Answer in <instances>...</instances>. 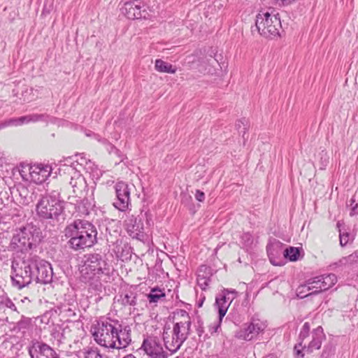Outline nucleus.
I'll return each instance as SVG.
<instances>
[{"instance_id":"1","label":"nucleus","mask_w":358,"mask_h":358,"mask_svg":"<svg viewBox=\"0 0 358 358\" xmlns=\"http://www.w3.org/2000/svg\"><path fill=\"white\" fill-rule=\"evenodd\" d=\"M85 261L80 269V280L88 285V292L92 295L99 296L103 292L101 278L108 275V264L100 254L92 253L85 256Z\"/></svg>"},{"instance_id":"2","label":"nucleus","mask_w":358,"mask_h":358,"mask_svg":"<svg viewBox=\"0 0 358 358\" xmlns=\"http://www.w3.org/2000/svg\"><path fill=\"white\" fill-rule=\"evenodd\" d=\"M66 236L70 237L69 244L75 250L92 247L96 241L97 231L90 222L77 220L66 228Z\"/></svg>"},{"instance_id":"3","label":"nucleus","mask_w":358,"mask_h":358,"mask_svg":"<svg viewBox=\"0 0 358 358\" xmlns=\"http://www.w3.org/2000/svg\"><path fill=\"white\" fill-rule=\"evenodd\" d=\"M36 266L35 257L31 255L13 261L12 285L18 289L28 287L34 280Z\"/></svg>"},{"instance_id":"4","label":"nucleus","mask_w":358,"mask_h":358,"mask_svg":"<svg viewBox=\"0 0 358 358\" xmlns=\"http://www.w3.org/2000/svg\"><path fill=\"white\" fill-rule=\"evenodd\" d=\"M42 239L41 229L31 224L16 229L10 243V248L17 252H24L35 248Z\"/></svg>"},{"instance_id":"5","label":"nucleus","mask_w":358,"mask_h":358,"mask_svg":"<svg viewBox=\"0 0 358 358\" xmlns=\"http://www.w3.org/2000/svg\"><path fill=\"white\" fill-rule=\"evenodd\" d=\"M191 327L188 315L187 320L174 324L172 329L166 325L164 328L162 336L166 348L171 353L176 352L187 340Z\"/></svg>"},{"instance_id":"6","label":"nucleus","mask_w":358,"mask_h":358,"mask_svg":"<svg viewBox=\"0 0 358 358\" xmlns=\"http://www.w3.org/2000/svg\"><path fill=\"white\" fill-rule=\"evenodd\" d=\"M59 195L57 190H52L38 201L36 205V212L40 217L55 219L62 213L63 206Z\"/></svg>"},{"instance_id":"7","label":"nucleus","mask_w":358,"mask_h":358,"mask_svg":"<svg viewBox=\"0 0 358 358\" xmlns=\"http://www.w3.org/2000/svg\"><path fill=\"white\" fill-rule=\"evenodd\" d=\"M255 25L260 35L270 38L279 35L281 22L278 15L261 11L256 16Z\"/></svg>"},{"instance_id":"8","label":"nucleus","mask_w":358,"mask_h":358,"mask_svg":"<svg viewBox=\"0 0 358 358\" xmlns=\"http://www.w3.org/2000/svg\"><path fill=\"white\" fill-rule=\"evenodd\" d=\"M51 171L52 168L50 165L39 164L22 166L20 173L26 181L41 184L50 176Z\"/></svg>"},{"instance_id":"9","label":"nucleus","mask_w":358,"mask_h":358,"mask_svg":"<svg viewBox=\"0 0 358 358\" xmlns=\"http://www.w3.org/2000/svg\"><path fill=\"white\" fill-rule=\"evenodd\" d=\"M115 324L103 321L98 323V327L93 333V336L99 345L105 348H114L115 347Z\"/></svg>"},{"instance_id":"10","label":"nucleus","mask_w":358,"mask_h":358,"mask_svg":"<svg viewBox=\"0 0 358 358\" xmlns=\"http://www.w3.org/2000/svg\"><path fill=\"white\" fill-rule=\"evenodd\" d=\"M67 171L71 174L69 184L73 189L75 196L85 197L88 191L85 178L80 174V171H76L75 168L71 166L67 168Z\"/></svg>"},{"instance_id":"11","label":"nucleus","mask_w":358,"mask_h":358,"mask_svg":"<svg viewBox=\"0 0 358 358\" xmlns=\"http://www.w3.org/2000/svg\"><path fill=\"white\" fill-rule=\"evenodd\" d=\"M36 259V268H34V280L36 282L48 284L52 282L53 272L51 264L38 257L34 255Z\"/></svg>"},{"instance_id":"12","label":"nucleus","mask_w":358,"mask_h":358,"mask_svg":"<svg viewBox=\"0 0 358 358\" xmlns=\"http://www.w3.org/2000/svg\"><path fill=\"white\" fill-rule=\"evenodd\" d=\"M266 327V324L259 319L252 318L247 327L236 332L235 336L238 339L250 341L262 332Z\"/></svg>"},{"instance_id":"13","label":"nucleus","mask_w":358,"mask_h":358,"mask_svg":"<svg viewBox=\"0 0 358 358\" xmlns=\"http://www.w3.org/2000/svg\"><path fill=\"white\" fill-rule=\"evenodd\" d=\"M117 200L113 206L120 211H126L130 203V188L124 182L120 181L115 186Z\"/></svg>"},{"instance_id":"14","label":"nucleus","mask_w":358,"mask_h":358,"mask_svg":"<svg viewBox=\"0 0 358 358\" xmlns=\"http://www.w3.org/2000/svg\"><path fill=\"white\" fill-rule=\"evenodd\" d=\"M125 226L127 231L131 237L140 241L144 239L145 234L141 219H138L134 215H130L129 212L125 220Z\"/></svg>"},{"instance_id":"15","label":"nucleus","mask_w":358,"mask_h":358,"mask_svg":"<svg viewBox=\"0 0 358 358\" xmlns=\"http://www.w3.org/2000/svg\"><path fill=\"white\" fill-rule=\"evenodd\" d=\"M115 347L114 348H127L131 342V328L129 326L115 324Z\"/></svg>"},{"instance_id":"16","label":"nucleus","mask_w":358,"mask_h":358,"mask_svg":"<svg viewBox=\"0 0 358 358\" xmlns=\"http://www.w3.org/2000/svg\"><path fill=\"white\" fill-rule=\"evenodd\" d=\"M31 358H59L55 351L48 345L36 342L29 350Z\"/></svg>"},{"instance_id":"17","label":"nucleus","mask_w":358,"mask_h":358,"mask_svg":"<svg viewBox=\"0 0 358 358\" xmlns=\"http://www.w3.org/2000/svg\"><path fill=\"white\" fill-rule=\"evenodd\" d=\"M121 13L129 20L146 18L145 10L141 11V6L137 0L127 1L120 8Z\"/></svg>"},{"instance_id":"18","label":"nucleus","mask_w":358,"mask_h":358,"mask_svg":"<svg viewBox=\"0 0 358 358\" xmlns=\"http://www.w3.org/2000/svg\"><path fill=\"white\" fill-rule=\"evenodd\" d=\"M324 338L325 335L323 332V329L322 327H317L313 331L311 334V341L308 343V345L304 343L302 348V352L305 351L307 353H311L315 350H319Z\"/></svg>"},{"instance_id":"19","label":"nucleus","mask_w":358,"mask_h":358,"mask_svg":"<svg viewBox=\"0 0 358 358\" xmlns=\"http://www.w3.org/2000/svg\"><path fill=\"white\" fill-rule=\"evenodd\" d=\"M141 348L148 356L164 351L161 343L156 337H148L144 339Z\"/></svg>"},{"instance_id":"20","label":"nucleus","mask_w":358,"mask_h":358,"mask_svg":"<svg viewBox=\"0 0 358 358\" xmlns=\"http://www.w3.org/2000/svg\"><path fill=\"white\" fill-rule=\"evenodd\" d=\"M0 310L5 313L13 314L15 319L20 316V313L17 310V307L13 301L7 296L0 297Z\"/></svg>"},{"instance_id":"21","label":"nucleus","mask_w":358,"mask_h":358,"mask_svg":"<svg viewBox=\"0 0 358 358\" xmlns=\"http://www.w3.org/2000/svg\"><path fill=\"white\" fill-rule=\"evenodd\" d=\"M310 326L308 322H305L300 331L299 336V343L294 346V351L297 356L303 357L304 354L302 353V348L303 347L304 340L308 337L310 333Z\"/></svg>"},{"instance_id":"22","label":"nucleus","mask_w":358,"mask_h":358,"mask_svg":"<svg viewBox=\"0 0 358 358\" xmlns=\"http://www.w3.org/2000/svg\"><path fill=\"white\" fill-rule=\"evenodd\" d=\"M320 275L313 278L307 281L305 285H303L302 289H306L311 292V294H315L324 292L323 289H320V287L322 286V282L320 279Z\"/></svg>"},{"instance_id":"23","label":"nucleus","mask_w":358,"mask_h":358,"mask_svg":"<svg viewBox=\"0 0 358 358\" xmlns=\"http://www.w3.org/2000/svg\"><path fill=\"white\" fill-rule=\"evenodd\" d=\"M215 304L218 308V313L220 321H222V319L226 315L230 303L229 301H226L225 296H217L215 299Z\"/></svg>"},{"instance_id":"24","label":"nucleus","mask_w":358,"mask_h":358,"mask_svg":"<svg viewBox=\"0 0 358 358\" xmlns=\"http://www.w3.org/2000/svg\"><path fill=\"white\" fill-rule=\"evenodd\" d=\"M155 68L156 71L162 73H175L176 68L171 64L167 63L160 59H156L155 62Z\"/></svg>"},{"instance_id":"25","label":"nucleus","mask_w":358,"mask_h":358,"mask_svg":"<svg viewBox=\"0 0 358 358\" xmlns=\"http://www.w3.org/2000/svg\"><path fill=\"white\" fill-rule=\"evenodd\" d=\"M206 269L207 267L206 266H201L197 275V285L202 290H206L208 288L210 280L209 276L204 275Z\"/></svg>"},{"instance_id":"26","label":"nucleus","mask_w":358,"mask_h":358,"mask_svg":"<svg viewBox=\"0 0 358 358\" xmlns=\"http://www.w3.org/2000/svg\"><path fill=\"white\" fill-rule=\"evenodd\" d=\"M320 278L322 282V286L320 289H323L324 292L331 288L337 282V277L333 273L320 275Z\"/></svg>"},{"instance_id":"27","label":"nucleus","mask_w":358,"mask_h":358,"mask_svg":"<svg viewBox=\"0 0 358 358\" xmlns=\"http://www.w3.org/2000/svg\"><path fill=\"white\" fill-rule=\"evenodd\" d=\"M136 293L131 291L127 292L121 295V303L126 306H136Z\"/></svg>"},{"instance_id":"28","label":"nucleus","mask_w":358,"mask_h":358,"mask_svg":"<svg viewBox=\"0 0 358 358\" xmlns=\"http://www.w3.org/2000/svg\"><path fill=\"white\" fill-rule=\"evenodd\" d=\"M165 293L159 288H152L150 292L147 294L150 303H157L161 299L165 297Z\"/></svg>"},{"instance_id":"29","label":"nucleus","mask_w":358,"mask_h":358,"mask_svg":"<svg viewBox=\"0 0 358 358\" xmlns=\"http://www.w3.org/2000/svg\"><path fill=\"white\" fill-rule=\"evenodd\" d=\"M299 249L294 247L287 248L283 251L285 257L292 262L296 261L299 259Z\"/></svg>"},{"instance_id":"30","label":"nucleus","mask_w":358,"mask_h":358,"mask_svg":"<svg viewBox=\"0 0 358 358\" xmlns=\"http://www.w3.org/2000/svg\"><path fill=\"white\" fill-rule=\"evenodd\" d=\"M28 121L30 122H48L49 116L46 114H30L28 115Z\"/></svg>"},{"instance_id":"31","label":"nucleus","mask_w":358,"mask_h":358,"mask_svg":"<svg viewBox=\"0 0 358 358\" xmlns=\"http://www.w3.org/2000/svg\"><path fill=\"white\" fill-rule=\"evenodd\" d=\"M358 261V251H355L348 257L340 260L341 264H352Z\"/></svg>"},{"instance_id":"32","label":"nucleus","mask_w":358,"mask_h":358,"mask_svg":"<svg viewBox=\"0 0 358 358\" xmlns=\"http://www.w3.org/2000/svg\"><path fill=\"white\" fill-rule=\"evenodd\" d=\"M85 358H102L97 348H89L85 352Z\"/></svg>"},{"instance_id":"33","label":"nucleus","mask_w":358,"mask_h":358,"mask_svg":"<svg viewBox=\"0 0 358 358\" xmlns=\"http://www.w3.org/2000/svg\"><path fill=\"white\" fill-rule=\"evenodd\" d=\"M236 127L239 131V133H243V137L244 138V136L248 130V122L245 119H243L241 120H238L236 123Z\"/></svg>"},{"instance_id":"34","label":"nucleus","mask_w":358,"mask_h":358,"mask_svg":"<svg viewBox=\"0 0 358 358\" xmlns=\"http://www.w3.org/2000/svg\"><path fill=\"white\" fill-rule=\"evenodd\" d=\"M34 91L33 88L27 89L22 94L24 101L29 102L38 98V95L34 94Z\"/></svg>"},{"instance_id":"35","label":"nucleus","mask_w":358,"mask_h":358,"mask_svg":"<svg viewBox=\"0 0 358 358\" xmlns=\"http://www.w3.org/2000/svg\"><path fill=\"white\" fill-rule=\"evenodd\" d=\"M349 206L350 207V216L353 217L355 215H358V203L356 202V200L355 197L353 196L350 200V204Z\"/></svg>"},{"instance_id":"36","label":"nucleus","mask_w":358,"mask_h":358,"mask_svg":"<svg viewBox=\"0 0 358 358\" xmlns=\"http://www.w3.org/2000/svg\"><path fill=\"white\" fill-rule=\"evenodd\" d=\"M236 294V292L235 290L229 291L228 289H224L223 293L220 294L219 296H225L226 301H229L231 304L232 301L235 299Z\"/></svg>"},{"instance_id":"37","label":"nucleus","mask_w":358,"mask_h":358,"mask_svg":"<svg viewBox=\"0 0 358 358\" xmlns=\"http://www.w3.org/2000/svg\"><path fill=\"white\" fill-rule=\"evenodd\" d=\"M243 244L246 246H250L253 243V236L250 233H244L241 236Z\"/></svg>"},{"instance_id":"38","label":"nucleus","mask_w":358,"mask_h":358,"mask_svg":"<svg viewBox=\"0 0 358 358\" xmlns=\"http://www.w3.org/2000/svg\"><path fill=\"white\" fill-rule=\"evenodd\" d=\"M11 119H12V122H13V126H20V125H22L24 124H28L29 123L28 115H25V116H22V117H17V118H11Z\"/></svg>"},{"instance_id":"39","label":"nucleus","mask_w":358,"mask_h":358,"mask_svg":"<svg viewBox=\"0 0 358 358\" xmlns=\"http://www.w3.org/2000/svg\"><path fill=\"white\" fill-rule=\"evenodd\" d=\"M302 286H300L299 288H298V296L303 299V298H305L309 295H311V292L307 290L306 289H302Z\"/></svg>"},{"instance_id":"40","label":"nucleus","mask_w":358,"mask_h":358,"mask_svg":"<svg viewBox=\"0 0 358 358\" xmlns=\"http://www.w3.org/2000/svg\"><path fill=\"white\" fill-rule=\"evenodd\" d=\"M222 321H220V318L219 317L218 322L215 324H213L209 327V331L211 334L216 333L218 331L220 328Z\"/></svg>"},{"instance_id":"41","label":"nucleus","mask_w":358,"mask_h":358,"mask_svg":"<svg viewBox=\"0 0 358 358\" xmlns=\"http://www.w3.org/2000/svg\"><path fill=\"white\" fill-rule=\"evenodd\" d=\"M85 134L87 136H93L96 140H97L99 142H102L103 143H107L108 141L105 138H101V136L98 134H96L91 131H88L85 132Z\"/></svg>"},{"instance_id":"42","label":"nucleus","mask_w":358,"mask_h":358,"mask_svg":"<svg viewBox=\"0 0 358 358\" xmlns=\"http://www.w3.org/2000/svg\"><path fill=\"white\" fill-rule=\"evenodd\" d=\"M194 196H195V199L198 201H200V202H202L204 201L205 199V194L199 190V189H196V192H195V194H194Z\"/></svg>"},{"instance_id":"43","label":"nucleus","mask_w":358,"mask_h":358,"mask_svg":"<svg viewBox=\"0 0 358 358\" xmlns=\"http://www.w3.org/2000/svg\"><path fill=\"white\" fill-rule=\"evenodd\" d=\"M349 241L348 234H340V244L341 246L345 245Z\"/></svg>"},{"instance_id":"44","label":"nucleus","mask_w":358,"mask_h":358,"mask_svg":"<svg viewBox=\"0 0 358 358\" xmlns=\"http://www.w3.org/2000/svg\"><path fill=\"white\" fill-rule=\"evenodd\" d=\"M13 126L12 119H8L0 122V130L7 127Z\"/></svg>"},{"instance_id":"45","label":"nucleus","mask_w":358,"mask_h":358,"mask_svg":"<svg viewBox=\"0 0 358 358\" xmlns=\"http://www.w3.org/2000/svg\"><path fill=\"white\" fill-rule=\"evenodd\" d=\"M149 357L150 358H167V353L164 350L160 352L151 355Z\"/></svg>"},{"instance_id":"46","label":"nucleus","mask_w":358,"mask_h":358,"mask_svg":"<svg viewBox=\"0 0 358 358\" xmlns=\"http://www.w3.org/2000/svg\"><path fill=\"white\" fill-rule=\"evenodd\" d=\"M26 301H27L28 303H30V300H29L27 297H24L23 299H22L21 302L24 303L26 302Z\"/></svg>"},{"instance_id":"47","label":"nucleus","mask_w":358,"mask_h":358,"mask_svg":"<svg viewBox=\"0 0 358 358\" xmlns=\"http://www.w3.org/2000/svg\"><path fill=\"white\" fill-rule=\"evenodd\" d=\"M6 321L8 322H10V323H15V322L14 320H13L12 319L10 321L8 319V317H6Z\"/></svg>"},{"instance_id":"48","label":"nucleus","mask_w":358,"mask_h":358,"mask_svg":"<svg viewBox=\"0 0 358 358\" xmlns=\"http://www.w3.org/2000/svg\"><path fill=\"white\" fill-rule=\"evenodd\" d=\"M198 335L199 336H201V333H203V330L202 329H198Z\"/></svg>"},{"instance_id":"49","label":"nucleus","mask_w":358,"mask_h":358,"mask_svg":"<svg viewBox=\"0 0 358 358\" xmlns=\"http://www.w3.org/2000/svg\"><path fill=\"white\" fill-rule=\"evenodd\" d=\"M266 358H276L273 355H269Z\"/></svg>"},{"instance_id":"50","label":"nucleus","mask_w":358,"mask_h":358,"mask_svg":"<svg viewBox=\"0 0 358 358\" xmlns=\"http://www.w3.org/2000/svg\"><path fill=\"white\" fill-rule=\"evenodd\" d=\"M237 0H227L228 2L229 3H234V2H236Z\"/></svg>"},{"instance_id":"51","label":"nucleus","mask_w":358,"mask_h":358,"mask_svg":"<svg viewBox=\"0 0 358 358\" xmlns=\"http://www.w3.org/2000/svg\"><path fill=\"white\" fill-rule=\"evenodd\" d=\"M268 253L269 257L272 255V252L270 249H268Z\"/></svg>"},{"instance_id":"52","label":"nucleus","mask_w":358,"mask_h":358,"mask_svg":"<svg viewBox=\"0 0 358 358\" xmlns=\"http://www.w3.org/2000/svg\"><path fill=\"white\" fill-rule=\"evenodd\" d=\"M270 260H271V262L274 264V265H277V264H275L272 259L270 257Z\"/></svg>"},{"instance_id":"53","label":"nucleus","mask_w":358,"mask_h":358,"mask_svg":"<svg viewBox=\"0 0 358 358\" xmlns=\"http://www.w3.org/2000/svg\"><path fill=\"white\" fill-rule=\"evenodd\" d=\"M23 323H24V322H19V325L20 326L21 324H22Z\"/></svg>"},{"instance_id":"54","label":"nucleus","mask_w":358,"mask_h":358,"mask_svg":"<svg viewBox=\"0 0 358 358\" xmlns=\"http://www.w3.org/2000/svg\"><path fill=\"white\" fill-rule=\"evenodd\" d=\"M176 358H178V357H176Z\"/></svg>"}]
</instances>
